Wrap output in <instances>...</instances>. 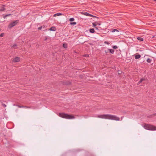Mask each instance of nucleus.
Instances as JSON below:
<instances>
[{
  "mask_svg": "<svg viewBox=\"0 0 156 156\" xmlns=\"http://www.w3.org/2000/svg\"><path fill=\"white\" fill-rule=\"evenodd\" d=\"M98 117L102 119H108L116 121H119L120 120V118L119 117H117L114 115L109 114L99 115L98 116Z\"/></svg>",
  "mask_w": 156,
  "mask_h": 156,
  "instance_id": "1",
  "label": "nucleus"
},
{
  "mask_svg": "<svg viewBox=\"0 0 156 156\" xmlns=\"http://www.w3.org/2000/svg\"><path fill=\"white\" fill-rule=\"evenodd\" d=\"M59 116L62 118L66 119H70L75 118V117L73 115L63 113H59Z\"/></svg>",
  "mask_w": 156,
  "mask_h": 156,
  "instance_id": "2",
  "label": "nucleus"
},
{
  "mask_svg": "<svg viewBox=\"0 0 156 156\" xmlns=\"http://www.w3.org/2000/svg\"><path fill=\"white\" fill-rule=\"evenodd\" d=\"M144 128L147 130H156V127L153 125L145 124L144 126Z\"/></svg>",
  "mask_w": 156,
  "mask_h": 156,
  "instance_id": "3",
  "label": "nucleus"
},
{
  "mask_svg": "<svg viewBox=\"0 0 156 156\" xmlns=\"http://www.w3.org/2000/svg\"><path fill=\"white\" fill-rule=\"evenodd\" d=\"M19 22V20H16L13 22L9 23L8 25V27L9 28H11L13 27L16 26Z\"/></svg>",
  "mask_w": 156,
  "mask_h": 156,
  "instance_id": "4",
  "label": "nucleus"
},
{
  "mask_svg": "<svg viewBox=\"0 0 156 156\" xmlns=\"http://www.w3.org/2000/svg\"><path fill=\"white\" fill-rule=\"evenodd\" d=\"M20 61V58L19 57H16L13 59L14 62H18Z\"/></svg>",
  "mask_w": 156,
  "mask_h": 156,
  "instance_id": "5",
  "label": "nucleus"
},
{
  "mask_svg": "<svg viewBox=\"0 0 156 156\" xmlns=\"http://www.w3.org/2000/svg\"><path fill=\"white\" fill-rule=\"evenodd\" d=\"M19 108H31L30 107L27 106H24L23 105H16Z\"/></svg>",
  "mask_w": 156,
  "mask_h": 156,
  "instance_id": "6",
  "label": "nucleus"
},
{
  "mask_svg": "<svg viewBox=\"0 0 156 156\" xmlns=\"http://www.w3.org/2000/svg\"><path fill=\"white\" fill-rule=\"evenodd\" d=\"M101 24V23H99L98 22H96L94 23H92V25H93V26L94 27H96V26L97 25H100Z\"/></svg>",
  "mask_w": 156,
  "mask_h": 156,
  "instance_id": "7",
  "label": "nucleus"
},
{
  "mask_svg": "<svg viewBox=\"0 0 156 156\" xmlns=\"http://www.w3.org/2000/svg\"><path fill=\"white\" fill-rule=\"evenodd\" d=\"M71 83V82L69 81H67L63 83V84L64 85H70Z\"/></svg>",
  "mask_w": 156,
  "mask_h": 156,
  "instance_id": "8",
  "label": "nucleus"
},
{
  "mask_svg": "<svg viewBox=\"0 0 156 156\" xmlns=\"http://www.w3.org/2000/svg\"><path fill=\"white\" fill-rule=\"evenodd\" d=\"M56 28L55 27H52L49 28V30L52 31H55L56 30Z\"/></svg>",
  "mask_w": 156,
  "mask_h": 156,
  "instance_id": "9",
  "label": "nucleus"
},
{
  "mask_svg": "<svg viewBox=\"0 0 156 156\" xmlns=\"http://www.w3.org/2000/svg\"><path fill=\"white\" fill-rule=\"evenodd\" d=\"M62 15V14L61 13H58L54 14L53 15V17H55V16H61V15Z\"/></svg>",
  "mask_w": 156,
  "mask_h": 156,
  "instance_id": "10",
  "label": "nucleus"
},
{
  "mask_svg": "<svg viewBox=\"0 0 156 156\" xmlns=\"http://www.w3.org/2000/svg\"><path fill=\"white\" fill-rule=\"evenodd\" d=\"M81 13L82 14L84 15L87 16H89L90 14L89 13L85 12H81Z\"/></svg>",
  "mask_w": 156,
  "mask_h": 156,
  "instance_id": "11",
  "label": "nucleus"
},
{
  "mask_svg": "<svg viewBox=\"0 0 156 156\" xmlns=\"http://www.w3.org/2000/svg\"><path fill=\"white\" fill-rule=\"evenodd\" d=\"M108 52H109L111 54H113L114 52V50L113 49L108 48Z\"/></svg>",
  "mask_w": 156,
  "mask_h": 156,
  "instance_id": "12",
  "label": "nucleus"
},
{
  "mask_svg": "<svg viewBox=\"0 0 156 156\" xmlns=\"http://www.w3.org/2000/svg\"><path fill=\"white\" fill-rule=\"evenodd\" d=\"M141 57V56L140 55L138 54L137 55H136L135 56V58L136 59H138L139 58H140Z\"/></svg>",
  "mask_w": 156,
  "mask_h": 156,
  "instance_id": "13",
  "label": "nucleus"
},
{
  "mask_svg": "<svg viewBox=\"0 0 156 156\" xmlns=\"http://www.w3.org/2000/svg\"><path fill=\"white\" fill-rule=\"evenodd\" d=\"M90 32L91 33H94L95 32L94 29L93 28L90 29L89 30Z\"/></svg>",
  "mask_w": 156,
  "mask_h": 156,
  "instance_id": "14",
  "label": "nucleus"
},
{
  "mask_svg": "<svg viewBox=\"0 0 156 156\" xmlns=\"http://www.w3.org/2000/svg\"><path fill=\"white\" fill-rule=\"evenodd\" d=\"M145 80L144 79V78H141L140 79V80L138 82V84H139L140 83H141L144 80Z\"/></svg>",
  "mask_w": 156,
  "mask_h": 156,
  "instance_id": "15",
  "label": "nucleus"
},
{
  "mask_svg": "<svg viewBox=\"0 0 156 156\" xmlns=\"http://www.w3.org/2000/svg\"><path fill=\"white\" fill-rule=\"evenodd\" d=\"M17 45L16 44H14L12 46V47L14 49H16L17 48Z\"/></svg>",
  "mask_w": 156,
  "mask_h": 156,
  "instance_id": "16",
  "label": "nucleus"
},
{
  "mask_svg": "<svg viewBox=\"0 0 156 156\" xmlns=\"http://www.w3.org/2000/svg\"><path fill=\"white\" fill-rule=\"evenodd\" d=\"M137 39L138 40H139V41H143L144 40V39L143 38H142V37H138L137 38Z\"/></svg>",
  "mask_w": 156,
  "mask_h": 156,
  "instance_id": "17",
  "label": "nucleus"
},
{
  "mask_svg": "<svg viewBox=\"0 0 156 156\" xmlns=\"http://www.w3.org/2000/svg\"><path fill=\"white\" fill-rule=\"evenodd\" d=\"M63 47L65 48H67V45L66 44L64 43L63 44Z\"/></svg>",
  "mask_w": 156,
  "mask_h": 156,
  "instance_id": "18",
  "label": "nucleus"
},
{
  "mask_svg": "<svg viewBox=\"0 0 156 156\" xmlns=\"http://www.w3.org/2000/svg\"><path fill=\"white\" fill-rule=\"evenodd\" d=\"M45 28V26H41V27H39L38 28V29L39 30H41L42 28Z\"/></svg>",
  "mask_w": 156,
  "mask_h": 156,
  "instance_id": "19",
  "label": "nucleus"
},
{
  "mask_svg": "<svg viewBox=\"0 0 156 156\" xmlns=\"http://www.w3.org/2000/svg\"><path fill=\"white\" fill-rule=\"evenodd\" d=\"M76 24V22H71L70 23V25H75Z\"/></svg>",
  "mask_w": 156,
  "mask_h": 156,
  "instance_id": "20",
  "label": "nucleus"
},
{
  "mask_svg": "<svg viewBox=\"0 0 156 156\" xmlns=\"http://www.w3.org/2000/svg\"><path fill=\"white\" fill-rule=\"evenodd\" d=\"M147 62L149 63H151V59L150 58H148L147 60Z\"/></svg>",
  "mask_w": 156,
  "mask_h": 156,
  "instance_id": "21",
  "label": "nucleus"
},
{
  "mask_svg": "<svg viewBox=\"0 0 156 156\" xmlns=\"http://www.w3.org/2000/svg\"><path fill=\"white\" fill-rule=\"evenodd\" d=\"M5 9L4 7H2L0 9V11H5Z\"/></svg>",
  "mask_w": 156,
  "mask_h": 156,
  "instance_id": "22",
  "label": "nucleus"
},
{
  "mask_svg": "<svg viewBox=\"0 0 156 156\" xmlns=\"http://www.w3.org/2000/svg\"><path fill=\"white\" fill-rule=\"evenodd\" d=\"M74 19L73 18H71L69 19V21L71 22L74 21Z\"/></svg>",
  "mask_w": 156,
  "mask_h": 156,
  "instance_id": "23",
  "label": "nucleus"
},
{
  "mask_svg": "<svg viewBox=\"0 0 156 156\" xmlns=\"http://www.w3.org/2000/svg\"><path fill=\"white\" fill-rule=\"evenodd\" d=\"M104 52L105 53L107 54L108 52V48H107L106 50H104Z\"/></svg>",
  "mask_w": 156,
  "mask_h": 156,
  "instance_id": "24",
  "label": "nucleus"
},
{
  "mask_svg": "<svg viewBox=\"0 0 156 156\" xmlns=\"http://www.w3.org/2000/svg\"><path fill=\"white\" fill-rule=\"evenodd\" d=\"M11 15V14H8L6 15H5L3 16V18H5L6 17Z\"/></svg>",
  "mask_w": 156,
  "mask_h": 156,
  "instance_id": "25",
  "label": "nucleus"
},
{
  "mask_svg": "<svg viewBox=\"0 0 156 156\" xmlns=\"http://www.w3.org/2000/svg\"><path fill=\"white\" fill-rule=\"evenodd\" d=\"M115 31H117V32H119V31L118 30H117V29H113V30L112 31V32H115Z\"/></svg>",
  "mask_w": 156,
  "mask_h": 156,
  "instance_id": "26",
  "label": "nucleus"
},
{
  "mask_svg": "<svg viewBox=\"0 0 156 156\" xmlns=\"http://www.w3.org/2000/svg\"><path fill=\"white\" fill-rule=\"evenodd\" d=\"M112 48L114 49H116L118 48V47L116 45H115L113 46Z\"/></svg>",
  "mask_w": 156,
  "mask_h": 156,
  "instance_id": "27",
  "label": "nucleus"
},
{
  "mask_svg": "<svg viewBox=\"0 0 156 156\" xmlns=\"http://www.w3.org/2000/svg\"><path fill=\"white\" fill-rule=\"evenodd\" d=\"M104 43L105 44H107L108 45H109L110 44L107 41H105L104 42Z\"/></svg>",
  "mask_w": 156,
  "mask_h": 156,
  "instance_id": "28",
  "label": "nucleus"
},
{
  "mask_svg": "<svg viewBox=\"0 0 156 156\" xmlns=\"http://www.w3.org/2000/svg\"><path fill=\"white\" fill-rule=\"evenodd\" d=\"M4 33H2L0 35V37H3L4 35Z\"/></svg>",
  "mask_w": 156,
  "mask_h": 156,
  "instance_id": "29",
  "label": "nucleus"
},
{
  "mask_svg": "<svg viewBox=\"0 0 156 156\" xmlns=\"http://www.w3.org/2000/svg\"><path fill=\"white\" fill-rule=\"evenodd\" d=\"M2 106L4 108H5L6 107V105H5V104H2Z\"/></svg>",
  "mask_w": 156,
  "mask_h": 156,
  "instance_id": "30",
  "label": "nucleus"
},
{
  "mask_svg": "<svg viewBox=\"0 0 156 156\" xmlns=\"http://www.w3.org/2000/svg\"><path fill=\"white\" fill-rule=\"evenodd\" d=\"M93 17H94V18H97L98 19L99 18L97 16H94L93 15Z\"/></svg>",
  "mask_w": 156,
  "mask_h": 156,
  "instance_id": "31",
  "label": "nucleus"
},
{
  "mask_svg": "<svg viewBox=\"0 0 156 156\" xmlns=\"http://www.w3.org/2000/svg\"><path fill=\"white\" fill-rule=\"evenodd\" d=\"M89 16L93 17V15H92V14H90Z\"/></svg>",
  "mask_w": 156,
  "mask_h": 156,
  "instance_id": "32",
  "label": "nucleus"
},
{
  "mask_svg": "<svg viewBox=\"0 0 156 156\" xmlns=\"http://www.w3.org/2000/svg\"><path fill=\"white\" fill-rule=\"evenodd\" d=\"M95 27V28L96 29H97V30H98V28L97 27Z\"/></svg>",
  "mask_w": 156,
  "mask_h": 156,
  "instance_id": "33",
  "label": "nucleus"
},
{
  "mask_svg": "<svg viewBox=\"0 0 156 156\" xmlns=\"http://www.w3.org/2000/svg\"><path fill=\"white\" fill-rule=\"evenodd\" d=\"M47 39V37H46L44 40V41H46Z\"/></svg>",
  "mask_w": 156,
  "mask_h": 156,
  "instance_id": "34",
  "label": "nucleus"
},
{
  "mask_svg": "<svg viewBox=\"0 0 156 156\" xmlns=\"http://www.w3.org/2000/svg\"><path fill=\"white\" fill-rule=\"evenodd\" d=\"M154 37H154V36H153V37H153V38H154Z\"/></svg>",
  "mask_w": 156,
  "mask_h": 156,
  "instance_id": "35",
  "label": "nucleus"
},
{
  "mask_svg": "<svg viewBox=\"0 0 156 156\" xmlns=\"http://www.w3.org/2000/svg\"><path fill=\"white\" fill-rule=\"evenodd\" d=\"M51 16H51L50 17H49V19L50 18V17H51Z\"/></svg>",
  "mask_w": 156,
  "mask_h": 156,
  "instance_id": "36",
  "label": "nucleus"
},
{
  "mask_svg": "<svg viewBox=\"0 0 156 156\" xmlns=\"http://www.w3.org/2000/svg\"><path fill=\"white\" fill-rule=\"evenodd\" d=\"M1 31V29H0V31Z\"/></svg>",
  "mask_w": 156,
  "mask_h": 156,
  "instance_id": "37",
  "label": "nucleus"
},
{
  "mask_svg": "<svg viewBox=\"0 0 156 156\" xmlns=\"http://www.w3.org/2000/svg\"><path fill=\"white\" fill-rule=\"evenodd\" d=\"M154 0L155 1H156V0Z\"/></svg>",
  "mask_w": 156,
  "mask_h": 156,
  "instance_id": "38",
  "label": "nucleus"
},
{
  "mask_svg": "<svg viewBox=\"0 0 156 156\" xmlns=\"http://www.w3.org/2000/svg\"><path fill=\"white\" fill-rule=\"evenodd\" d=\"M155 46L156 47V45H155Z\"/></svg>",
  "mask_w": 156,
  "mask_h": 156,
  "instance_id": "39",
  "label": "nucleus"
},
{
  "mask_svg": "<svg viewBox=\"0 0 156 156\" xmlns=\"http://www.w3.org/2000/svg\"><path fill=\"white\" fill-rule=\"evenodd\" d=\"M155 53L156 54V52Z\"/></svg>",
  "mask_w": 156,
  "mask_h": 156,
  "instance_id": "40",
  "label": "nucleus"
}]
</instances>
